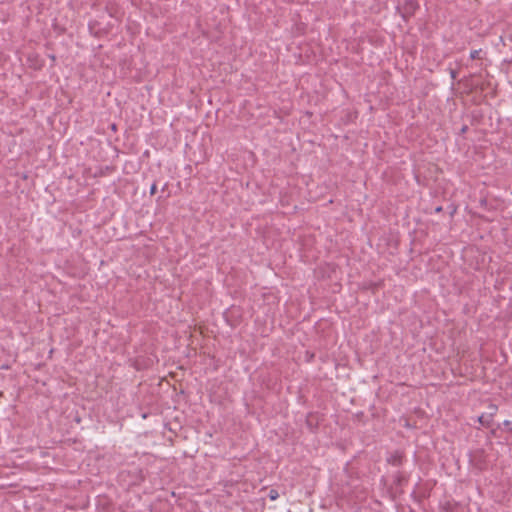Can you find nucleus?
I'll return each mask as SVG.
<instances>
[{
  "instance_id": "obj_1",
  "label": "nucleus",
  "mask_w": 512,
  "mask_h": 512,
  "mask_svg": "<svg viewBox=\"0 0 512 512\" xmlns=\"http://www.w3.org/2000/svg\"><path fill=\"white\" fill-rule=\"evenodd\" d=\"M478 422L485 427H489L492 423V419L487 414H482L478 417Z\"/></svg>"
},
{
  "instance_id": "obj_2",
  "label": "nucleus",
  "mask_w": 512,
  "mask_h": 512,
  "mask_svg": "<svg viewBox=\"0 0 512 512\" xmlns=\"http://www.w3.org/2000/svg\"><path fill=\"white\" fill-rule=\"evenodd\" d=\"M497 410H498V407L495 404H490L488 406V413H487V415L492 419L493 416L496 414Z\"/></svg>"
},
{
  "instance_id": "obj_3",
  "label": "nucleus",
  "mask_w": 512,
  "mask_h": 512,
  "mask_svg": "<svg viewBox=\"0 0 512 512\" xmlns=\"http://www.w3.org/2000/svg\"><path fill=\"white\" fill-rule=\"evenodd\" d=\"M278 497H279V494H278V492H277L276 490L271 489V490L269 491V498H270L271 500H276Z\"/></svg>"
},
{
  "instance_id": "obj_4",
  "label": "nucleus",
  "mask_w": 512,
  "mask_h": 512,
  "mask_svg": "<svg viewBox=\"0 0 512 512\" xmlns=\"http://www.w3.org/2000/svg\"><path fill=\"white\" fill-rule=\"evenodd\" d=\"M480 52H481V49H479V50H472L470 52V58L473 59V60L479 58Z\"/></svg>"
},
{
  "instance_id": "obj_5",
  "label": "nucleus",
  "mask_w": 512,
  "mask_h": 512,
  "mask_svg": "<svg viewBox=\"0 0 512 512\" xmlns=\"http://www.w3.org/2000/svg\"><path fill=\"white\" fill-rule=\"evenodd\" d=\"M156 190H157L156 184H152V186L150 187V194L154 195L156 193Z\"/></svg>"
},
{
  "instance_id": "obj_6",
  "label": "nucleus",
  "mask_w": 512,
  "mask_h": 512,
  "mask_svg": "<svg viewBox=\"0 0 512 512\" xmlns=\"http://www.w3.org/2000/svg\"><path fill=\"white\" fill-rule=\"evenodd\" d=\"M451 77H452V79L456 78V71L451 70Z\"/></svg>"
},
{
  "instance_id": "obj_7",
  "label": "nucleus",
  "mask_w": 512,
  "mask_h": 512,
  "mask_svg": "<svg viewBox=\"0 0 512 512\" xmlns=\"http://www.w3.org/2000/svg\"><path fill=\"white\" fill-rule=\"evenodd\" d=\"M111 128H112L113 130H115V129H116V125H115V124H112V125H111Z\"/></svg>"
}]
</instances>
